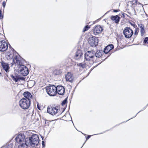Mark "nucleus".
Masks as SVG:
<instances>
[{"instance_id": "nucleus-1", "label": "nucleus", "mask_w": 148, "mask_h": 148, "mask_svg": "<svg viewBox=\"0 0 148 148\" xmlns=\"http://www.w3.org/2000/svg\"><path fill=\"white\" fill-rule=\"evenodd\" d=\"M39 139L38 136L35 134H32L31 136L25 138V142L29 146L32 147L37 146L39 142Z\"/></svg>"}, {"instance_id": "nucleus-2", "label": "nucleus", "mask_w": 148, "mask_h": 148, "mask_svg": "<svg viewBox=\"0 0 148 148\" xmlns=\"http://www.w3.org/2000/svg\"><path fill=\"white\" fill-rule=\"evenodd\" d=\"M30 100L22 98L19 101V104L21 108L26 110L28 109L30 106Z\"/></svg>"}, {"instance_id": "nucleus-3", "label": "nucleus", "mask_w": 148, "mask_h": 148, "mask_svg": "<svg viewBox=\"0 0 148 148\" xmlns=\"http://www.w3.org/2000/svg\"><path fill=\"white\" fill-rule=\"evenodd\" d=\"M56 86L54 85H52L47 87L46 91L49 95L53 96L56 95Z\"/></svg>"}, {"instance_id": "nucleus-4", "label": "nucleus", "mask_w": 148, "mask_h": 148, "mask_svg": "<svg viewBox=\"0 0 148 148\" xmlns=\"http://www.w3.org/2000/svg\"><path fill=\"white\" fill-rule=\"evenodd\" d=\"M95 57V51H88L85 54V59L86 61L92 60Z\"/></svg>"}, {"instance_id": "nucleus-5", "label": "nucleus", "mask_w": 148, "mask_h": 148, "mask_svg": "<svg viewBox=\"0 0 148 148\" xmlns=\"http://www.w3.org/2000/svg\"><path fill=\"white\" fill-rule=\"evenodd\" d=\"M19 73L23 76H27L29 73L27 68L24 65H21L19 67Z\"/></svg>"}, {"instance_id": "nucleus-6", "label": "nucleus", "mask_w": 148, "mask_h": 148, "mask_svg": "<svg viewBox=\"0 0 148 148\" xmlns=\"http://www.w3.org/2000/svg\"><path fill=\"white\" fill-rule=\"evenodd\" d=\"M123 34L126 38H131L133 34V31L130 27H125L123 31Z\"/></svg>"}, {"instance_id": "nucleus-7", "label": "nucleus", "mask_w": 148, "mask_h": 148, "mask_svg": "<svg viewBox=\"0 0 148 148\" xmlns=\"http://www.w3.org/2000/svg\"><path fill=\"white\" fill-rule=\"evenodd\" d=\"M59 108L58 106H56V107L48 106L47 108V112L52 115H54L58 113Z\"/></svg>"}, {"instance_id": "nucleus-8", "label": "nucleus", "mask_w": 148, "mask_h": 148, "mask_svg": "<svg viewBox=\"0 0 148 148\" xmlns=\"http://www.w3.org/2000/svg\"><path fill=\"white\" fill-rule=\"evenodd\" d=\"M98 39L97 37L92 36L90 37L88 39V42L92 47H95L98 44Z\"/></svg>"}, {"instance_id": "nucleus-9", "label": "nucleus", "mask_w": 148, "mask_h": 148, "mask_svg": "<svg viewBox=\"0 0 148 148\" xmlns=\"http://www.w3.org/2000/svg\"><path fill=\"white\" fill-rule=\"evenodd\" d=\"M17 55H14V58H13V62L16 63L17 64L20 66L22 65V62L20 60H24L23 59L21 58L19 55H18L17 53H16Z\"/></svg>"}, {"instance_id": "nucleus-10", "label": "nucleus", "mask_w": 148, "mask_h": 148, "mask_svg": "<svg viewBox=\"0 0 148 148\" xmlns=\"http://www.w3.org/2000/svg\"><path fill=\"white\" fill-rule=\"evenodd\" d=\"M56 94L58 93L59 95H63L65 92V88L61 85H58L56 87Z\"/></svg>"}, {"instance_id": "nucleus-11", "label": "nucleus", "mask_w": 148, "mask_h": 148, "mask_svg": "<svg viewBox=\"0 0 148 148\" xmlns=\"http://www.w3.org/2000/svg\"><path fill=\"white\" fill-rule=\"evenodd\" d=\"M8 48V44L5 41H0V51H5L7 50Z\"/></svg>"}, {"instance_id": "nucleus-12", "label": "nucleus", "mask_w": 148, "mask_h": 148, "mask_svg": "<svg viewBox=\"0 0 148 148\" xmlns=\"http://www.w3.org/2000/svg\"><path fill=\"white\" fill-rule=\"evenodd\" d=\"M10 76L12 79L16 82L20 81L21 80H23L24 79L23 77H21L20 75L16 74H11Z\"/></svg>"}, {"instance_id": "nucleus-13", "label": "nucleus", "mask_w": 148, "mask_h": 148, "mask_svg": "<svg viewBox=\"0 0 148 148\" xmlns=\"http://www.w3.org/2000/svg\"><path fill=\"white\" fill-rule=\"evenodd\" d=\"M25 138V136L22 134H20L17 136L15 138V141L17 143H21L23 142Z\"/></svg>"}, {"instance_id": "nucleus-14", "label": "nucleus", "mask_w": 148, "mask_h": 148, "mask_svg": "<svg viewBox=\"0 0 148 148\" xmlns=\"http://www.w3.org/2000/svg\"><path fill=\"white\" fill-rule=\"evenodd\" d=\"M103 30V28L99 25L96 26L93 29V33L95 35L100 34Z\"/></svg>"}, {"instance_id": "nucleus-15", "label": "nucleus", "mask_w": 148, "mask_h": 148, "mask_svg": "<svg viewBox=\"0 0 148 148\" xmlns=\"http://www.w3.org/2000/svg\"><path fill=\"white\" fill-rule=\"evenodd\" d=\"M65 78L66 81H69L72 83L73 81L74 77L73 75L69 72L66 75Z\"/></svg>"}, {"instance_id": "nucleus-16", "label": "nucleus", "mask_w": 148, "mask_h": 148, "mask_svg": "<svg viewBox=\"0 0 148 148\" xmlns=\"http://www.w3.org/2000/svg\"><path fill=\"white\" fill-rule=\"evenodd\" d=\"M1 66L5 71L7 73L9 71V67L8 64L3 62H1Z\"/></svg>"}, {"instance_id": "nucleus-17", "label": "nucleus", "mask_w": 148, "mask_h": 148, "mask_svg": "<svg viewBox=\"0 0 148 148\" xmlns=\"http://www.w3.org/2000/svg\"><path fill=\"white\" fill-rule=\"evenodd\" d=\"M82 55V51L78 49L76 52L75 58L76 60L79 59L81 58Z\"/></svg>"}, {"instance_id": "nucleus-18", "label": "nucleus", "mask_w": 148, "mask_h": 148, "mask_svg": "<svg viewBox=\"0 0 148 148\" xmlns=\"http://www.w3.org/2000/svg\"><path fill=\"white\" fill-rule=\"evenodd\" d=\"M120 18V17L118 15L112 16L111 17V20L117 23L119 22Z\"/></svg>"}, {"instance_id": "nucleus-19", "label": "nucleus", "mask_w": 148, "mask_h": 148, "mask_svg": "<svg viewBox=\"0 0 148 148\" xmlns=\"http://www.w3.org/2000/svg\"><path fill=\"white\" fill-rule=\"evenodd\" d=\"M23 95L25 97L26 99L29 100H30V99L31 98L32 95H31L30 93L29 92H24L23 93Z\"/></svg>"}, {"instance_id": "nucleus-20", "label": "nucleus", "mask_w": 148, "mask_h": 148, "mask_svg": "<svg viewBox=\"0 0 148 148\" xmlns=\"http://www.w3.org/2000/svg\"><path fill=\"white\" fill-rule=\"evenodd\" d=\"M138 26L140 28V33L141 36L144 35L145 32V27L144 25L142 23H139L138 24Z\"/></svg>"}, {"instance_id": "nucleus-21", "label": "nucleus", "mask_w": 148, "mask_h": 148, "mask_svg": "<svg viewBox=\"0 0 148 148\" xmlns=\"http://www.w3.org/2000/svg\"><path fill=\"white\" fill-rule=\"evenodd\" d=\"M103 51L101 50L97 51L96 52H95V56L96 58H100L103 55Z\"/></svg>"}, {"instance_id": "nucleus-22", "label": "nucleus", "mask_w": 148, "mask_h": 148, "mask_svg": "<svg viewBox=\"0 0 148 148\" xmlns=\"http://www.w3.org/2000/svg\"><path fill=\"white\" fill-rule=\"evenodd\" d=\"M29 145L25 143H22L18 145V148H27V146Z\"/></svg>"}, {"instance_id": "nucleus-23", "label": "nucleus", "mask_w": 148, "mask_h": 148, "mask_svg": "<svg viewBox=\"0 0 148 148\" xmlns=\"http://www.w3.org/2000/svg\"><path fill=\"white\" fill-rule=\"evenodd\" d=\"M105 48L109 52L114 48V46L112 44L109 45L107 46Z\"/></svg>"}, {"instance_id": "nucleus-24", "label": "nucleus", "mask_w": 148, "mask_h": 148, "mask_svg": "<svg viewBox=\"0 0 148 148\" xmlns=\"http://www.w3.org/2000/svg\"><path fill=\"white\" fill-rule=\"evenodd\" d=\"M86 63L84 62L80 63L78 64H77L78 66L81 67L82 68H84L86 67V66L87 65L86 64Z\"/></svg>"}, {"instance_id": "nucleus-25", "label": "nucleus", "mask_w": 148, "mask_h": 148, "mask_svg": "<svg viewBox=\"0 0 148 148\" xmlns=\"http://www.w3.org/2000/svg\"><path fill=\"white\" fill-rule=\"evenodd\" d=\"M6 58L8 60L11 59L13 58V56L12 54L8 53L6 56Z\"/></svg>"}, {"instance_id": "nucleus-26", "label": "nucleus", "mask_w": 148, "mask_h": 148, "mask_svg": "<svg viewBox=\"0 0 148 148\" xmlns=\"http://www.w3.org/2000/svg\"><path fill=\"white\" fill-rule=\"evenodd\" d=\"M67 103V98H66L62 102L61 105L62 106H64Z\"/></svg>"}, {"instance_id": "nucleus-27", "label": "nucleus", "mask_w": 148, "mask_h": 148, "mask_svg": "<svg viewBox=\"0 0 148 148\" xmlns=\"http://www.w3.org/2000/svg\"><path fill=\"white\" fill-rule=\"evenodd\" d=\"M90 28V27H89L88 25H86L84 28L83 31V32H85L88 30Z\"/></svg>"}, {"instance_id": "nucleus-28", "label": "nucleus", "mask_w": 148, "mask_h": 148, "mask_svg": "<svg viewBox=\"0 0 148 148\" xmlns=\"http://www.w3.org/2000/svg\"><path fill=\"white\" fill-rule=\"evenodd\" d=\"M148 104L145 107H144L137 114H136V115L133 118H132L131 119H128V120H127L126 122H127V121H129V120H130V119L133 118H134L135 117H136V116L137 115V114L139 113L140 112L142 111H143V110H145L147 107V106H148Z\"/></svg>"}, {"instance_id": "nucleus-29", "label": "nucleus", "mask_w": 148, "mask_h": 148, "mask_svg": "<svg viewBox=\"0 0 148 148\" xmlns=\"http://www.w3.org/2000/svg\"><path fill=\"white\" fill-rule=\"evenodd\" d=\"M143 42L145 44H148V37H146L145 38V39L143 41Z\"/></svg>"}, {"instance_id": "nucleus-30", "label": "nucleus", "mask_w": 148, "mask_h": 148, "mask_svg": "<svg viewBox=\"0 0 148 148\" xmlns=\"http://www.w3.org/2000/svg\"><path fill=\"white\" fill-rule=\"evenodd\" d=\"M137 0H132V3L134 5H136L137 4Z\"/></svg>"}, {"instance_id": "nucleus-31", "label": "nucleus", "mask_w": 148, "mask_h": 148, "mask_svg": "<svg viewBox=\"0 0 148 148\" xmlns=\"http://www.w3.org/2000/svg\"><path fill=\"white\" fill-rule=\"evenodd\" d=\"M109 51L105 48L103 50V52L106 54H107L109 52Z\"/></svg>"}, {"instance_id": "nucleus-32", "label": "nucleus", "mask_w": 148, "mask_h": 148, "mask_svg": "<svg viewBox=\"0 0 148 148\" xmlns=\"http://www.w3.org/2000/svg\"><path fill=\"white\" fill-rule=\"evenodd\" d=\"M3 17V16L2 15V11L0 10V19H2Z\"/></svg>"}, {"instance_id": "nucleus-33", "label": "nucleus", "mask_w": 148, "mask_h": 148, "mask_svg": "<svg viewBox=\"0 0 148 148\" xmlns=\"http://www.w3.org/2000/svg\"><path fill=\"white\" fill-rule=\"evenodd\" d=\"M91 137V135H88L87 136L86 138V140H88Z\"/></svg>"}, {"instance_id": "nucleus-34", "label": "nucleus", "mask_w": 148, "mask_h": 148, "mask_svg": "<svg viewBox=\"0 0 148 148\" xmlns=\"http://www.w3.org/2000/svg\"><path fill=\"white\" fill-rule=\"evenodd\" d=\"M131 25L133 26V27L135 28L137 27V26L135 24H133L132 23H131Z\"/></svg>"}, {"instance_id": "nucleus-35", "label": "nucleus", "mask_w": 148, "mask_h": 148, "mask_svg": "<svg viewBox=\"0 0 148 148\" xmlns=\"http://www.w3.org/2000/svg\"><path fill=\"white\" fill-rule=\"evenodd\" d=\"M2 5H3V7L4 8H5V5H6V3L5 1H4L3 2Z\"/></svg>"}, {"instance_id": "nucleus-36", "label": "nucleus", "mask_w": 148, "mask_h": 148, "mask_svg": "<svg viewBox=\"0 0 148 148\" xmlns=\"http://www.w3.org/2000/svg\"><path fill=\"white\" fill-rule=\"evenodd\" d=\"M138 32H137V29H136L134 32V35H137V34Z\"/></svg>"}, {"instance_id": "nucleus-37", "label": "nucleus", "mask_w": 148, "mask_h": 148, "mask_svg": "<svg viewBox=\"0 0 148 148\" xmlns=\"http://www.w3.org/2000/svg\"><path fill=\"white\" fill-rule=\"evenodd\" d=\"M42 146L43 147H45V142H44V141H42Z\"/></svg>"}, {"instance_id": "nucleus-38", "label": "nucleus", "mask_w": 148, "mask_h": 148, "mask_svg": "<svg viewBox=\"0 0 148 148\" xmlns=\"http://www.w3.org/2000/svg\"><path fill=\"white\" fill-rule=\"evenodd\" d=\"M118 11V10H114L113 12H117Z\"/></svg>"}, {"instance_id": "nucleus-39", "label": "nucleus", "mask_w": 148, "mask_h": 148, "mask_svg": "<svg viewBox=\"0 0 148 148\" xmlns=\"http://www.w3.org/2000/svg\"><path fill=\"white\" fill-rule=\"evenodd\" d=\"M37 108H38V109L39 110H40V108L38 107V105H37Z\"/></svg>"}, {"instance_id": "nucleus-40", "label": "nucleus", "mask_w": 148, "mask_h": 148, "mask_svg": "<svg viewBox=\"0 0 148 148\" xmlns=\"http://www.w3.org/2000/svg\"><path fill=\"white\" fill-rule=\"evenodd\" d=\"M85 142H86V141H85V142H84V144H83V145H82V146H83V145H84V144L85 143Z\"/></svg>"}, {"instance_id": "nucleus-41", "label": "nucleus", "mask_w": 148, "mask_h": 148, "mask_svg": "<svg viewBox=\"0 0 148 148\" xmlns=\"http://www.w3.org/2000/svg\"><path fill=\"white\" fill-rule=\"evenodd\" d=\"M12 48V49L13 50H14V49L13 48Z\"/></svg>"}, {"instance_id": "nucleus-42", "label": "nucleus", "mask_w": 148, "mask_h": 148, "mask_svg": "<svg viewBox=\"0 0 148 148\" xmlns=\"http://www.w3.org/2000/svg\"><path fill=\"white\" fill-rule=\"evenodd\" d=\"M96 134H93V135H92V136L94 135H96Z\"/></svg>"}, {"instance_id": "nucleus-43", "label": "nucleus", "mask_w": 148, "mask_h": 148, "mask_svg": "<svg viewBox=\"0 0 148 148\" xmlns=\"http://www.w3.org/2000/svg\"><path fill=\"white\" fill-rule=\"evenodd\" d=\"M10 47H11V46L10 45Z\"/></svg>"}, {"instance_id": "nucleus-44", "label": "nucleus", "mask_w": 148, "mask_h": 148, "mask_svg": "<svg viewBox=\"0 0 148 148\" xmlns=\"http://www.w3.org/2000/svg\"><path fill=\"white\" fill-rule=\"evenodd\" d=\"M41 138H42V136H41ZM42 140H43V138H42Z\"/></svg>"}, {"instance_id": "nucleus-45", "label": "nucleus", "mask_w": 148, "mask_h": 148, "mask_svg": "<svg viewBox=\"0 0 148 148\" xmlns=\"http://www.w3.org/2000/svg\"><path fill=\"white\" fill-rule=\"evenodd\" d=\"M82 134H84V135H85V134H84L83 133H82Z\"/></svg>"}, {"instance_id": "nucleus-46", "label": "nucleus", "mask_w": 148, "mask_h": 148, "mask_svg": "<svg viewBox=\"0 0 148 148\" xmlns=\"http://www.w3.org/2000/svg\"><path fill=\"white\" fill-rule=\"evenodd\" d=\"M102 134V133H99V134Z\"/></svg>"}, {"instance_id": "nucleus-47", "label": "nucleus", "mask_w": 148, "mask_h": 148, "mask_svg": "<svg viewBox=\"0 0 148 148\" xmlns=\"http://www.w3.org/2000/svg\"><path fill=\"white\" fill-rule=\"evenodd\" d=\"M0 75H1V73H0Z\"/></svg>"}, {"instance_id": "nucleus-48", "label": "nucleus", "mask_w": 148, "mask_h": 148, "mask_svg": "<svg viewBox=\"0 0 148 148\" xmlns=\"http://www.w3.org/2000/svg\"><path fill=\"white\" fill-rule=\"evenodd\" d=\"M82 147H83V146H82V147H81V148H82Z\"/></svg>"}, {"instance_id": "nucleus-49", "label": "nucleus", "mask_w": 148, "mask_h": 148, "mask_svg": "<svg viewBox=\"0 0 148 148\" xmlns=\"http://www.w3.org/2000/svg\"><path fill=\"white\" fill-rule=\"evenodd\" d=\"M82 147H83V146H82V147H81V148H82Z\"/></svg>"}]
</instances>
